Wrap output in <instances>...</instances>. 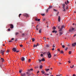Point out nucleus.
<instances>
[{
    "instance_id": "4",
    "label": "nucleus",
    "mask_w": 76,
    "mask_h": 76,
    "mask_svg": "<svg viewBox=\"0 0 76 76\" xmlns=\"http://www.w3.org/2000/svg\"><path fill=\"white\" fill-rule=\"evenodd\" d=\"M30 72H31V71L29 69H28V72H26V74L28 75H30L31 74H32V73H30Z\"/></svg>"
},
{
    "instance_id": "29",
    "label": "nucleus",
    "mask_w": 76,
    "mask_h": 76,
    "mask_svg": "<svg viewBox=\"0 0 76 76\" xmlns=\"http://www.w3.org/2000/svg\"><path fill=\"white\" fill-rule=\"evenodd\" d=\"M22 70L20 69V70L19 71V73H20L21 72H22Z\"/></svg>"
},
{
    "instance_id": "26",
    "label": "nucleus",
    "mask_w": 76,
    "mask_h": 76,
    "mask_svg": "<svg viewBox=\"0 0 76 76\" xmlns=\"http://www.w3.org/2000/svg\"><path fill=\"white\" fill-rule=\"evenodd\" d=\"M45 70L46 72H48V70H50V69H46Z\"/></svg>"
},
{
    "instance_id": "13",
    "label": "nucleus",
    "mask_w": 76,
    "mask_h": 76,
    "mask_svg": "<svg viewBox=\"0 0 76 76\" xmlns=\"http://www.w3.org/2000/svg\"><path fill=\"white\" fill-rule=\"evenodd\" d=\"M25 34H24V33L22 34H21L22 37H25Z\"/></svg>"
},
{
    "instance_id": "35",
    "label": "nucleus",
    "mask_w": 76,
    "mask_h": 76,
    "mask_svg": "<svg viewBox=\"0 0 76 76\" xmlns=\"http://www.w3.org/2000/svg\"><path fill=\"white\" fill-rule=\"evenodd\" d=\"M46 45L47 47H50V45Z\"/></svg>"
},
{
    "instance_id": "25",
    "label": "nucleus",
    "mask_w": 76,
    "mask_h": 76,
    "mask_svg": "<svg viewBox=\"0 0 76 76\" xmlns=\"http://www.w3.org/2000/svg\"><path fill=\"white\" fill-rule=\"evenodd\" d=\"M52 6H50L48 9H51V8H52Z\"/></svg>"
},
{
    "instance_id": "37",
    "label": "nucleus",
    "mask_w": 76,
    "mask_h": 76,
    "mask_svg": "<svg viewBox=\"0 0 76 76\" xmlns=\"http://www.w3.org/2000/svg\"><path fill=\"white\" fill-rule=\"evenodd\" d=\"M29 70H30V71H33V69H32V68H31V69H29Z\"/></svg>"
},
{
    "instance_id": "17",
    "label": "nucleus",
    "mask_w": 76,
    "mask_h": 76,
    "mask_svg": "<svg viewBox=\"0 0 76 76\" xmlns=\"http://www.w3.org/2000/svg\"><path fill=\"white\" fill-rule=\"evenodd\" d=\"M35 20H36V21H40V19H38V18H36L35 19Z\"/></svg>"
},
{
    "instance_id": "16",
    "label": "nucleus",
    "mask_w": 76,
    "mask_h": 76,
    "mask_svg": "<svg viewBox=\"0 0 76 76\" xmlns=\"http://www.w3.org/2000/svg\"><path fill=\"white\" fill-rule=\"evenodd\" d=\"M41 73L43 74H45V72H44V70H42V71H41Z\"/></svg>"
},
{
    "instance_id": "51",
    "label": "nucleus",
    "mask_w": 76,
    "mask_h": 76,
    "mask_svg": "<svg viewBox=\"0 0 76 76\" xmlns=\"http://www.w3.org/2000/svg\"><path fill=\"white\" fill-rule=\"evenodd\" d=\"M38 60L39 61V62L41 63V60H40V59H39Z\"/></svg>"
},
{
    "instance_id": "30",
    "label": "nucleus",
    "mask_w": 76,
    "mask_h": 76,
    "mask_svg": "<svg viewBox=\"0 0 76 76\" xmlns=\"http://www.w3.org/2000/svg\"><path fill=\"white\" fill-rule=\"evenodd\" d=\"M74 66V65H72V66H70V68H71L72 69V68H73Z\"/></svg>"
},
{
    "instance_id": "49",
    "label": "nucleus",
    "mask_w": 76,
    "mask_h": 76,
    "mask_svg": "<svg viewBox=\"0 0 76 76\" xmlns=\"http://www.w3.org/2000/svg\"><path fill=\"white\" fill-rule=\"evenodd\" d=\"M9 50H7V51H6V53H9Z\"/></svg>"
},
{
    "instance_id": "24",
    "label": "nucleus",
    "mask_w": 76,
    "mask_h": 76,
    "mask_svg": "<svg viewBox=\"0 0 76 76\" xmlns=\"http://www.w3.org/2000/svg\"><path fill=\"white\" fill-rule=\"evenodd\" d=\"M43 39L45 40V41L46 40V37H43Z\"/></svg>"
},
{
    "instance_id": "33",
    "label": "nucleus",
    "mask_w": 76,
    "mask_h": 76,
    "mask_svg": "<svg viewBox=\"0 0 76 76\" xmlns=\"http://www.w3.org/2000/svg\"><path fill=\"white\" fill-rule=\"evenodd\" d=\"M18 34H19V33H18V32H16L15 33V35H18Z\"/></svg>"
},
{
    "instance_id": "27",
    "label": "nucleus",
    "mask_w": 76,
    "mask_h": 76,
    "mask_svg": "<svg viewBox=\"0 0 76 76\" xmlns=\"http://www.w3.org/2000/svg\"><path fill=\"white\" fill-rule=\"evenodd\" d=\"M61 53H62V54H63V53H64V52H63V50H61Z\"/></svg>"
},
{
    "instance_id": "36",
    "label": "nucleus",
    "mask_w": 76,
    "mask_h": 76,
    "mask_svg": "<svg viewBox=\"0 0 76 76\" xmlns=\"http://www.w3.org/2000/svg\"><path fill=\"white\" fill-rule=\"evenodd\" d=\"M32 41L33 42H34V41H35V39H34V38L32 39Z\"/></svg>"
},
{
    "instance_id": "6",
    "label": "nucleus",
    "mask_w": 76,
    "mask_h": 76,
    "mask_svg": "<svg viewBox=\"0 0 76 76\" xmlns=\"http://www.w3.org/2000/svg\"><path fill=\"white\" fill-rule=\"evenodd\" d=\"M12 50L14 52H16L17 51V48H13L12 49Z\"/></svg>"
},
{
    "instance_id": "5",
    "label": "nucleus",
    "mask_w": 76,
    "mask_h": 76,
    "mask_svg": "<svg viewBox=\"0 0 76 76\" xmlns=\"http://www.w3.org/2000/svg\"><path fill=\"white\" fill-rule=\"evenodd\" d=\"M62 29H60L59 30V35H61L63 34V33H62Z\"/></svg>"
},
{
    "instance_id": "54",
    "label": "nucleus",
    "mask_w": 76,
    "mask_h": 76,
    "mask_svg": "<svg viewBox=\"0 0 76 76\" xmlns=\"http://www.w3.org/2000/svg\"><path fill=\"white\" fill-rule=\"evenodd\" d=\"M44 75H45V76H47V74L45 73Z\"/></svg>"
},
{
    "instance_id": "2",
    "label": "nucleus",
    "mask_w": 76,
    "mask_h": 76,
    "mask_svg": "<svg viewBox=\"0 0 76 76\" xmlns=\"http://www.w3.org/2000/svg\"><path fill=\"white\" fill-rule=\"evenodd\" d=\"M65 4H62V8L64 9L63 10V12H66V9H65V8H64L65 7Z\"/></svg>"
},
{
    "instance_id": "19",
    "label": "nucleus",
    "mask_w": 76,
    "mask_h": 76,
    "mask_svg": "<svg viewBox=\"0 0 76 76\" xmlns=\"http://www.w3.org/2000/svg\"><path fill=\"white\" fill-rule=\"evenodd\" d=\"M45 59L44 58H43L41 60V61H45Z\"/></svg>"
},
{
    "instance_id": "48",
    "label": "nucleus",
    "mask_w": 76,
    "mask_h": 76,
    "mask_svg": "<svg viewBox=\"0 0 76 76\" xmlns=\"http://www.w3.org/2000/svg\"><path fill=\"white\" fill-rule=\"evenodd\" d=\"M8 31H10V29L9 28L8 30Z\"/></svg>"
},
{
    "instance_id": "12",
    "label": "nucleus",
    "mask_w": 76,
    "mask_h": 76,
    "mask_svg": "<svg viewBox=\"0 0 76 76\" xmlns=\"http://www.w3.org/2000/svg\"><path fill=\"white\" fill-rule=\"evenodd\" d=\"M21 76H25L26 75V73H24V74H21Z\"/></svg>"
},
{
    "instance_id": "39",
    "label": "nucleus",
    "mask_w": 76,
    "mask_h": 76,
    "mask_svg": "<svg viewBox=\"0 0 76 76\" xmlns=\"http://www.w3.org/2000/svg\"><path fill=\"white\" fill-rule=\"evenodd\" d=\"M41 15L43 16H44L45 15V14H42Z\"/></svg>"
},
{
    "instance_id": "60",
    "label": "nucleus",
    "mask_w": 76,
    "mask_h": 76,
    "mask_svg": "<svg viewBox=\"0 0 76 76\" xmlns=\"http://www.w3.org/2000/svg\"><path fill=\"white\" fill-rule=\"evenodd\" d=\"M47 53V52H45L43 53V54H45Z\"/></svg>"
},
{
    "instance_id": "20",
    "label": "nucleus",
    "mask_w": 76,
    "mask_h": 76,
    "mask_svg": "<svg viewBox=\"0 0 76 76\" xmlns=\"http://www.w3.org/2000/svg\"><path fill=\"white\" fill-rule=\"evenodd\" d=\"M41 31H42V29H40V30H39V34L41 33Z\"/></svg>"
},
{
    "instance_id": "43",
    "label": "nucleus",
    "mask_w": 76,
    "mask_h": 76,
    "mask_svg": "<svg viewBox=\"0 0 76 76\" xmlns=\"http://www.w3.org/2000/svg\"><path fill=\"white\" fill-rule=\"evenodd\" d=\"M58 13H59V12H58L56 14V16H58Z\"/></svg>"
},
{
    "instance_id": "8",
    "label": "nucleus",
    "mask_w": 76,
    "mask_h": 76,
    "mask_svg": "<svg viewBox=\"0 0 76 76\" xmlns=\"http://www.w3.org/2000/svg\"><path fill=\"white\" fill-rule=\"evenodd\" d=\"M9 25H10V28H11V29H13V28L14 27L13 24H9Z\"/></svg>"
},
{
    "instance_id": "3",
    "label": "nucleus",
    "mask_w": 76,
    "mask_h": 76,
    "mask_svg": "<svg viewBox=\"0 0 76 76\" xmlns=\"http://www.w3.org/2000/svg\"><path fill=\"white\" fill-rule=\"evenodd\" d=\"M75 28H72L69 29V31L71 32H73L75 31Z\"/></svg>"
},
{
    "instance_id": "28",
    "label": "nucleus",
    "mask_w": 76,
    "mask_h": 76,
    "mask_svg": "<svg viewBox=\"0 0 76 76\" xmlns=\"http://www.w3.org/2000/svg\"><path fill=\"white\" fill-rule=\"evenodd\" d=\"M1 60H2V62H3V61H4V59H3V58H1Z\"/></svg>"
},
{
    "instance_id": "7",
    "label": "nucleus",
    "mask_w": 76,
    "mask_h": 76,
    "mask_svg": "<svg viewBox=\"0 0 76 76\" xmlns=\"http://www.w3.org/2000/svg\"><path fill=\"white\" fill-rule=\"evenodd\" d=\"M23 15L24 16H25L26 17H28V16H29V15H28V14H23Z\"/></svg>"
},
{
    "instance_id": "53",
    "label": "nucleus",
    "mask_w": 76,
    "mask_h": 76,
    "mask_svg": "<svg viewBox=\"0 0 76 76\" xmlns=\"http://www.w3.org/2000/svg\"><path fill=\"white\" fill-rule=\"evenodd\" d=\"M52 50H54V48H53L52 49Z\"/></svg>"
},
{
    "instance_id": "21",
    "label": "nucleus",
    "mask_w": 76,
    "mask_h": 76,
    "mask_svg": "<svg viewBox=\"0 0 76 76\" xmlns=\"http://www.w3.org/2000/svg\"><path fill=\"white\" fill-rule=\"evenodd\" d=\"M61 71V69H60L58 71V73H59V74H60V72Z\"/></svg>"
},
{
    "instance_id": "56",
    "label": "nucleus",
    "mask_w": 76,
    "mask_h": 76,
    "mask_svg": "<svg viewBox=\"0 0 76 76\" xmlns=\"http://www.w3.org/2000/svg\"><path fill=\"white\" fill-rule=\"evenodd\" d=\"M67 4H69V1H68L67 0Z\"/></svg>"
},
{
    "instance_id": "10",
    "label": "nucleus",
    "mask_w": 76,
    "mask_h": 76,
    "mask_svg": "<svg viewBox=\"0 0 76 76\" xmlns=\"http://www.w3.org/2000/svg\"><path fill=\"white\" fill-rule=\"evenodd\" d=\"M76 45V42L72 44V47H75V45Z\"/></svg>"
},
{
    "instance_id": "23",
    "label": "nucleus",
    "mask_w": 76,
    "mask_h": 76,
    "mask_svg": "<svg viewBox=\"0 0 76 76\" xmlns=\"http://www.w3.org/2000/svg\"><path fill=\"white\" fill-rule=\"evenodd\" d=\"M53 30H55V29H56V28L55 27V26H54L53 28Z\"/></svg>"
},
{
    "instance_id": "22",
    "label": "nucleus",
    "mask_w": 76,
    "mask_h": 76,
    "mask_svg": "<svg viewBox=\"0 0 76 76\" xmlns=\"http://www.w3.org/2000/svg\"><path fill=\"white\" fill-rule=\"evenodd\" d=\"M57 64L58 66H60V64H61V63H60V62H58Z\"/></svg>"
},
{
    "instance_id": "31",
    "label": "nucleus",
    "mask_w": 76,
    "mask_h": 76,
    "mask_svg": "<svg viewBox=\"0 0 76 76\" xmlns=\"http://www.w3.org/2000/svg\"><path fill=\"white\" fill-rule=\"evenodd\" d=\"M42 65H41L39 66L40 69H42Z\"/></svg>"
},
{
    "instance_id": "46",
    "label": "nucleus",
    "mask_w": 76,
    "mask_h": 76,
    "mask_svg": "<svg viewBox=\"0 0 76 76\" xmlns=\"http://www.w3.org/2000/svg\"><path fill=\"white\" fill-rule=\"evenodd\" d=\"M48 9H49L48 8L46 10V12H48Z\"/></svg>"
},
{
    "instance_id": "61",
    "label": "nucleus",
    "mask_w": 76,
    "mask_h": 76,
    "mask_svg": "<svg viewBox=\"0 0 76 76\" xmlns=\"http://www.w3.org/2000/svg\"><path fill=\"white\" fill-rule=\"evenodd\" d=\"M55 46H54V45H53V47H55Z\"/></svg>"
},
{
    "instance_id": "18",
    "label": "nucleus",
    "mask_w": 76,
    "mask_h": 76,
    "mask_svg": "<svg viewBox=\"0 0 76 76\" xmlns=\"http://www.w3.org/2000/svg\"><path fill=\"white\" fill-rule=\"evenodd\" d=\"M52 32H53V33H57V31H56V30H53V31Z\"/></svg>"
},
{
    "instance_id": "9",
    "label": "nucleus",
    "mask_w": 76,
    "mask_h": 76,
    "mask_svg": "<svg viewBox=\"0 0 76 76\" xmlns=\"http://www.w3.org/2000/svg\"><path fill=\"white\" fill-rule=\"evenodd\" d=\"M4 51H5V50H1V54H2V55H3L4 53Z\"/></svg>"
},
{
    "instance_id": "38",
    "label": "nucleus",
    "mask_w": 76,
    "mask_h": 76,
    "mask_svg": "<svg viewBox=\"0 0 76 76\" xmlns=\"http://www.w3.org/2000/svg\"><path fill=\"white\" fill-rule=\"evenodd\" d=\"M67 49H68V48H66L64 49V50H65V51H67Z\"/></svg>"
},
{
    "instance_id": "32",
    "label": "nucleus",
    "mask_w": 76,
    "mask_h": 76,
    "mask_svg": "<svg viewBox=\"0 0 76 76\" xmlns=\"http://www.w3.org/2000/svg\"><path fill=\"white\" fill-rule=\"evenodd\" d=\"M37 47V45H34L33 47L34 48Z\"/></svg>"
},
{
    "instance_id": "45",
    "label": "nucleus",
    "mask_w": 76,
    "mask_h": 76,
    "mask_svg": "<svg viewBox=\"0 0 76 76\" xmlns=\"http://www.w3.org/2000/svg\"><path fill=\"white\" fill-rule=\"evenodd\" d=\"M16 52L18 53H19V50H17Z\"/></svg>"
},
{
    "instance_id": "58",
    "label": "nucleus",
    "mask_w": 76,
    "mask_h": 76,
    "mask_svg": "<svg viewBox=\"0 0 76 76\" xmlns=\"http://www.w3.org/2000/svg\"><path fill=\"white\" fill-rule=\"evenodd\" d=\"M36 29H37V31H38V28H37V26L36 27Z\"/></svg>"
},
{
    "instance_id": "34",
    "label": "nucleus",
    "mask_w": 76,
    "mask_h": 76,
    "mask_svg": "<svg viewBox=\"0 0 76 76\" xmlns=\"http://www.w3.org/2000/svg\"><path fill=\"white\" fill-rule=\"evenodd\" d=\"M72 54V52L69 51V54Z\"/></svg>"
},
{
    "instance_id": "40",
    "label": "nucleus",
    "mask_w": 76,
    "mask_h": 76,
    "mask_svg": "<svg viewBox=\"0 0 76 76\" xmlns=\"http://www.w3.org/2000/svg\"><path fill=\"white\" fill-rule=\"evenodd\" d=\"M40 56H41V57H43V54H41L40 55Z\"/></svg>"
},
{
    "instance_id": "44",
    "label": "nucleus",
    "mask_w": 76,
    "mask_h": 76,
    "mask_svg": "<svg viewBox=\"0 0 76 76\" xmlns=\"http://www.w3.org/2000/svg\"><path fill=\"white\" fill-rule=\"evenodd\" d=\"M28 62L29 63H30L31 62V59H29V60H28Z\"/></svg>"
},
{
    "instance_id": "15",
    "label": "nucleus",
    "mask_w": 76,
    "mask_h": 76,
    "mask_svg": "<svg viewBox=\"0 0 76 76\" xmlns=\"http://www.w3.org/2000/svg\"><path fill=\"white\" fill-rule=\"evenodd\" d=\"M64 28V25L62 26L61 28L59 29H63V28Z\"/></svg>"
},
{
    "instance_id": "64",
    "label": "nucleus",
    "mask_w": 76,
    "mask_h": 76,
    "mask_svg": "<svg viewBox=\"0 0 76 76\" xmlns=\"http://www.w3.org/2000/svg\"><path fill=\"white\" fill-rule=\"evenodd\" d=\"M73 76H75V75L74 74L73 75Z\"/></svg>"
},
{
    "instance_id": "47",
    "label": "nucleus",
    "mask_w": 76,
    "mask_h": 76,
    "mask_svg": "<svg viewBox=\"0 0 76 76\" xmlns=\"http://www.w3.org/2000/svg\"><path fill=\"white\" fill-rule=\"evenodd\" d=\"M20 46L21 47H23V45H20Z\"/></svg>"
},
{
    "instance_id": "11",
    "label": "nucleus",
    "mask_w": 76,
    "mask_h": 76,
    "mask_svg": "<svg viewBox=\"0 0 76 76\" xmlns=\"http://www.w3.org/2000/svg\"><path fill=\"white\" fill-rule=\"evenodd\" d=\"M25 61V58H24V57H22L21 58V61Z\"/></svg>"
},
{
    "instance_id": "59",
    "label": "nucleus",
    "mask_w": 76,
    "mask_h": 76,
    "mask_svg": "<svg viewBox=\"0 0 76 76\" xmlns=\"http://www.w3.org/2000/svg\"><path fill=\"white\" fill-rule=\"evenodd\" d=\"M58 51H60V49H58Z\"/></svg>"
},
{
    "instance_id": "50",
    "label": "nucleus",
    "mask_w": 76,
    "mask_h": 76,
    "mask_svg": "<svg viewBox=\"0 0 76 76\" xmlns=\"http://www.w3.org/2000/svg\"><path fill=\"white\" fill-rule=\"evenodd\" d=\"M76 36V34H75L74 35V37H75Z\"/></svg>"
},
{
    "instance_id": "42",
    "label": "nucleus",
    "mask_w": 76,
    "mask_h": 76,
    "mask_svg": "<svg viewBox=\"0 0 76 76\" xmlns=\"http://www.w3.org/2000/svg\"><path fill=\"white\" fill-rule=\"evenodd\" d=\"M22 14H19V18H20V16Z\"/></svg>"
},
{
    "instance_id": "14",
    "label": "nucleus",
    "mask_w": 76,
    "mask_h": 76,
    "mask_svg": "<svg viewBox=\"0 0 76 76\" xmlns=\"http://www.w3.org/2000/svg\"><path fill=\"white\" fill-rule=\"evenodd\" d=\"M58 22L60 21V16H59L58 18Z\"/></svg>"
},
{
    "instance_id": "55",
    "label": "nucleus",
    "mask_w": 76,
    "mask_h": 76,
    "mask_svg": "<svg viewBox=\"0 0 76 76\" xmlns=\"http://www.w3.org/2000/svg\"><path fill=\"white\" fill-rule=\"evenodd\" d=\"M9 42H12V40H10L9 41Z\"/></svg>"
},
{
    "instance_id": "1",
    "label": "nucleus",
    "mask_w": 76,
    "mask_h": 76,
    "mask_svg": "<svg viewBox=\"0 0 76 76\" xmlns=\"http://www.w3.org/2000/svg\"><path fill=\"white\" fill-rule=\"evenodd\" d=\"M47 54L48 58H50L51 57V53H50V52H48L47 53Z\"/></svg>"
},
{
    "instance_id": "62",
    "label": "nucleus",
    "mask_w": 76,
    "mask_h": 76,
    "mask_svg": "<svg viewBox=\"0 0 76 76\" xmlns=\"http://www.w3.org/2000/svg\"><path fill=\"white\" fill-rule=\"evenodd\" d=\"M56 76H60V75H56Z\"/></svg>"
},
{
    "instance_id": "52",
    "label": "nucleus",
    "mask_w": 76,
    "mask_h": 76,
    "mask_svg": "<svg viewBox=\"0 0 76 76\" xmlns=\"http://www.w3.org/2000/svg\"><path fill=\"white\" fill-rule=\"evenodd\" d=\"M66 9H67V10L68 9V6H66Z\"/></svg>"
},
{
    "instance_id": "63",
    "label": "nucleus",
    "mask_w": 76,
    "mask_h": 76,
    "mask_svg": "<svg viewBox=\"0 0 76 76\" xmlns=\"http://www.w3.org/2000/svg\"><path fill=\"white\" fill-rule=\"evenodd\" d=\"M38 66H37L36 67V68H38Z\"/></svg>"
},
{
    "instance_id": "41",
    "label": "nucleus",
    "mask_w": 76,
    "mask_h": 76,
    "mask_svg": "<svg viewBox=\"0 0 76 76\" xmlns=\"http://www.w3.org/2000/svg\"><path fill=\"white\" fill-rule=\"evenodd\" d=\"M62 48H64L65 47V46L64 45H63L62 46Z\"/></svg>"
},
{
    "instance_id": "57",
    "label": "nucleus",
    "mask_w": 76,
    "mask_h": 76,
    "mask_svg": "<svg viewBox=\"0 0 76 76\" xmlns=\"http://www.w3.org/2000/svg\"><path fill=\"white\" fill-rule=\"evenodd\" d=\"M68 62L69 63H70V61H68Z\"/></svg>"
}]
</instances>
